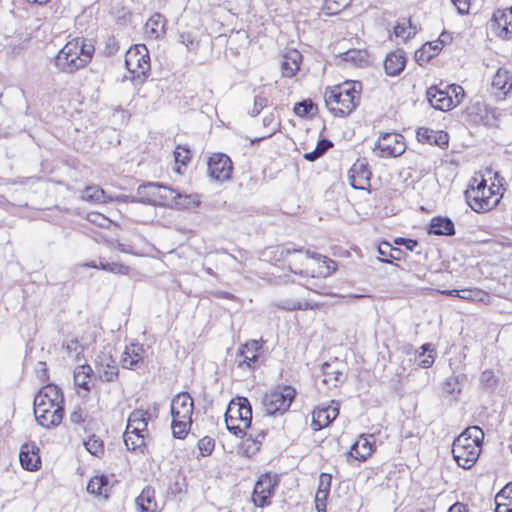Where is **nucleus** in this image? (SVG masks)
<instances>
[{
    "label": "nucleus",
    "instance_id": "obj_1",
    "mask_svg": "<svg viewBox=\"0 0 512 512\" xmlns=\"http://www.w3.org/2000/svg\"><path fill=\"white\" fill-rule=\"evenodd\" d=\"M63 403L61 389L54 384L45 385L34 398L36 421L45 428L58 426L64 415Z\"/></svg>",
    "mask_w": 512,
    "mask_h": 512
},
{
    "label": "nucleus",
    "instance_id": "obj_2",
    "mask_svg": "<svg viewBox=\"0 0 512 512\" xmlns=\"http://www.w3.org/2000/svg\"><path fill=\"white\" fill-rule=\"evenodd\" d=\"M95 48L90 40L76 37L68 41L54 59L55 66L63 73L73 74L86 67Z\"/></svg>",
    "mask_w": 512,
    "mask_h": 512
},
{
    "label": "nucleus",
    "instance_id": "obj_3",
    "mask_svg": "<svg viewBox=\"0 0 512 512\" xmlns=\"http://www.w3.org/2000/svg\"><path fill=\"white\" fill-rule=\"evenodd\" d=\"M484 432L478 426L466 428L452 444V455L459 467L470 469L479 458Z\"/></svg>",
    "mask_w": 512,
    "mask_h": 512
},
{
    "label": "nucleus",
    "instance_id": "obj_4",
    "mask_svg": "<svg viewBox=\"0 0 512 512\" xmlns=\"http://www.w3.org/2000/svg\"><path fill=\"white\" fill-rule=\"evenodd\" d=\"M360 91L361 83L355 81L327 88L324 94L325 104L334 116H347L359 105Z\"/></svg>",
    "mask_w": 512,
    "mask_h": 512
},
{
    "label": "nucleus",
    "instance_id": "obj_5",
    "mask_svg": "<svg viewBox=\"0 0 512 512\" xmlns=\"http://www.w3.org/2000/svg\"><path fill=\"white\" fill-rule=\"evenodd\" d=\"M465 200L469 207L477 213H485L496 207L502 197L500 186L494 183L488 187L486 180L477 182L473 179L469 188L465 191Z\"/></svg>",
    "mask_w": 512,
    "mask_h": 512
},
{
    "label": "nucleus",
    "instance_id": "obj_6",
    "mask_svg": "<svg viewBox=\"0 0 512 512\" xmlns=\"http://www.w3.org/2000/svg\"><path fill=\"white\" fill-rule=\"evenodd\" d=\"M296 391L291 386H284L267 392L262 398V406L267 415L283 414L291 406Z\"/></svg>",
    "mask_w": 512,
    "mask_h": 512
},
{
    "label": "nucleus",
    "instance_id": "obj_7",
    "mask_svg": "<svg viewBox=\"0 0 512 512\" xmlns=\"http://www.w3.org/2000/svg\"><path fill=\"white\" fill-rule=\"evenodd\" d=\"M130 79L142 82L150 72V56L144 44L130 46Z\"/></svg>",
    "mask_w": 512,
    "mask_h": 512
},
{
    "label": "nucleus",
    "instance_id": "obj_8",
    "mask_svg": "<svg viewBox=\"0 0 512 512\" xmlns=\"http://www.w3.org/2000/svg\"><path fill=\"white\" fill-rule=\"evenodd\" d=\"M404 137L398 133H385L375 144L374 153L381 158L397 157L405 152Z\"/></svg>",
    "mask_w": 512,
    "mask_h": 512
},
{
    "label": "nucleus",
    "instance_id": "obj_9",
    "mask_svg": "<svg viewBox=\"0 0 512 512\" xmlns=\"http://www.w3.org/2000/svg\"><path fill=\"white\" fill-rule=\"evenodd\" d=\"M234 420H239L244 428H251L252 407L246 397H237L230 401L225 413V424H232Z\"/></svg>",
    "mask_w": 512,
    "mask_h": 512
},
{
    "label": "nucleus",
    "instance_id": "obj_10",
    "mask_svg": "<svg viewBox=\"0 0 512 512\" xmlns=\"http://www.w3.org/2000/svg\"><path fill=\"white\" fill-rule=\"evenodd\" d=\"M278 485L277 475L263 474L255 484L252 501L258 507H264L270 504V499L274 494L275 487Z\"/></svg>",
    "mask_w": 512,
    "mask_h": 512
},
{
    "label": "nucleus",
    "instance_id": "obj_11",
    "mask_svg": "<svg viewBox=\"0 0 512 512\" xmlns=\"http://www.w3.org/2000/svg\"><path fill=\"white\" fill-rule=\"evenodd\" d=\"M208 173L211 178L218 181H226L230 179L233 170L231 159L223 153H215L209 157Z\"/></svg>",
    "mask_w": 512,
    "mask_h": 512
},
{
    "label": "nucleus",
    "instance_id": "obj_12",
    "mask_svg": "<svg viewBox=\"0 0 512 512\" xmlns=\"http://www.w3.org/2000/svg\"><path fill=\"white\" fill-rule=\"evenodd\" d=\"M321 372L322 382L327 388H336L346 380L345 365L338 360L324 363Z\"/></svg>",
    "mask_w": 512,
    "mask_h": 512
},
{
    "label": "nucleus",
    "instance_id": "obj_13",
    "mask_svg": "<svg viewBox=\"0 0 512 512\" xmlns=\"http://www.w3.org/2000/svg\"><path fill=\"white\" fill-rule=\"evenodd\" d=\"M148 188L152 191L150 193V196H155V203L159 200L164 205L182 208L185 206V204L182 203L180 200L182 198H188V196L182 195L180 192L174 190L173 188L159 183L148 186Z\"/></svg>",
    "mask_w": 512,
    "mask_h": 512
},
{
    "label": "nucleus",
    "instance_id": "obj_14",
    "mask_svg": "<svg viewBox=\"0 0 512 512\" xmlns=\"http://www.w3.org/2000/svg\"><path fill=\"white\" fill-rule=\"evenodd\" d=\"M371 172L366 159H358L348 173L349 184L353 189L363 190L369 186Z\"/></svg>",
    "mask_w": 512,
    "mask_h": 512
},
{
    "label": "nucleus",
    "instance_id": "obj_15",
    "mask_svg": "<svg viewBox=\"0 0 512 512\" xmlns=\"http://www.w3.org/2000/svg\"><path fill=\"white\" fill-rule=\"evenodd\" d=\"M491 28L504 39H512V6L506 10H497L491 19Z\"/></svg>",
    "mask_w": 512,
    "mask_h": 512
},
{
    "label": "nucleus",
    "instance_id": "obj_16",
    "mask_svg": "<svg viewBox=\"0 0 512 512\" xmlns=\"http://www.w3.org/2000/svg\"><path fill=\"white\" fill-rule=\"evenodd\" d=\"M193 409V399L187 392H181L172 399L170 407L172 418L192 419Z\"/></svg>",
    "mask_w": 512,
    "mask_h": 512
},
{
    "label": "nucleus",
    "instance_id": "obj_17",
    "mask_svg": "<svg viewBox=\"0 0 512 512\" xmlns=\"http://www.w3.org/2000/svg\"><path fill=\"white\" fill-rule=\"evenodd\" d=\"M339 414V407L334 401L331 405L319 407L313 411L311 426L318 431L328 426Z\"/></svg>",
    "mask_w": 512,
    "mask_h": 512
},
{
    "label": "nucleus",
    "instance_id": "obj_18",
    "mask_svg": "<svg viewBox=\"0 0 512 512\" xmlns=\"http://www.w3.org/2000/svg\"><path fill=\"white\" fill-rule=\"evenodd\" d=\"M261 348L262 345L257 340H250L243 344L236 355L238 366L242 367L246 365L248 368L254 367V364L258 361V352Z\"/></svg>",
    "mask_w": 512,
    "mask_h": 512
},
{
    "label": "nucleus",
    "instance_id": "obj_19",
    "mask_svg": "<svg viewBox=\"0 0 512 512\" xmlns=\"http://www.w3.org/2000/svg\"><path fill=\"white\" fill-rule=\"evenodd\" d=\"M21 466L28 471H36L40 468L41 459L39 456V448L35 443H24L19 453Z\"/></svg>",
    "mask_w": 512,
    "mask_h": 512
},
{
    "label": "nucleus",
    "instance_id": "obj_20",
    "mask_svg": "<svg viewBox=\"0 0 512 512\" xmlns=\"http://www.w3.org/2000/svg\"><path fill=\"white\" fill-rule=\"evenodd\" d=\"M426 96L430 105L437 110L448 111L453 108V97L447 90L432 86L427 89Z\"/></svg>",
    "mask_w": 512,
    "mask_h": 512
},
{
    "label": "nucleus",
    "instance_id": "obj_21",
    "mask_svg": "<svg viewBox=\"0 0 512 512\" xmlns=\"http://www.w3.org/2000/svg\"><path fill=\"white\" fill-rule=\"evenodd\" d=\"M417 140L422 143L434 144L440 148H446L449 143V136L442 130H433L426 127H420L416 132Z\"/></svg>",
    "mask_w": 512,
    "mask_h": 512
},
{
    "label": "nucleus",
    "instance_id": "obj_22",
    "mask_svg": "<svg viewBox=\"0 0 512 512\" xmlns=\"http://www.w3.org/2000/svg\"><path fill=\"white\" fill-rule=\"evenodd\" d=\"M374 451V436L362 435L352 445L349 454L356 460H366Z\"/></svg>",
    "mask_w": 512,
    "mask_h": 512
},
{
    "label": "nucleus",
    "instance_id": "obj_23",
    "mask_svg": "<svg viewBox=\"0 0 512 512\" xmlns=\"http://www.w3.org/2000/svg\"><path fill=\"white\" fill-rule=\"evenodd\" d=\"M406 65V57L402 50H396L386 56L384 61L385 72L389 76L400 74Z\"/></svg>",
    "mask_w": 512,
    "mask_h": 512
},
{
    "label": "nucleus",
    "instance_id": "obj_24",
    "mask_svg": "<svg viewBox=\"0 0 512 512\" xmlns=\"http://www.w3.org/2000/svg\"><path fill=\"white\" fill-rule=\"evenodd\" d=\"M97 368L100 378L105 381H112L118 375L116 361L109 354L98 357Z\"/></svg>",
    "mask_w": 512,
    "mask_h": 512
},
{
    "label": "nucleus",
    "instance_id": "obj_25",
    "mask_svg": "<svg viewBox=\"0 0 512 512\" xmlns=\"http://www.w3.org/2000/svg\"><path fill=\"white\" fill-rule=\"evenodd\" d=\"M94 380L93 369L90 365H79L74 370V383L75 385L89 392L92 389Z\"/></svg>",
    "mask_w": 512,
    "mask_h": 512
},
{
    "label": "nucleus",
    "instance_id": "obj_26",
    "mask_svg": "<svg viewBox=\"0 0 512 512\" xmlns=\"http://www.w3.org/2000/svg\"><path fill=\"white\" fill-rule=\"evenodd\" d=\"M429 234L451 236L455 234L454 223L447 217H434L431 219Z\"/></svg>",
    "mask_w": 512,
    "mask_h": 512
},
{
    "label": "nucleus",
    "instance_id": "obj_27",
    "mask_svg": "<svg viewBox=\"0 0 512 512\" xmlns=\"http://www.w3.org/2000/svg\"><path fill=\"white\" fill-rule=\"evenodd\" d=\"M302 55L297 50H291L284 55L281 63L282 74L285 77H292L300 69Z\"/></svg>",
    "mask_w": 512,
    "mask_h": 512
},
{
    "label": "nucleus",
    "instance_id": "obj_28",
    "mask_svg": "<svg viewBox=\"0 0 512 512\" xmlns=\"http://www.w3.org/2000/svg\"><path fill=\"white\" fill-rule=\"evenodd\" d=\"M154 489L146 487L135 499L136 508L139 512H157V504L154 499Z\"/></svg>",
    "mask_w": 512,
    "mask_h": 512
},
{
    "label": "nucleus",
    "instance_id": "obj_29",
    "mask_svg": "<svg viewBox=\"0 0 512 512\" xmlns=\"http://www.w3.org/2000/svg\"><path fill=\"white\" fill-rule=\"evenodd\" d=\"M111 489L108 478L105 475L95 476L91 478L87 485V491L98 497L108 498Z\"/></svg>",
    "mask_w": 512,
    "mask_h": 512
},
{
    "label": "nucleus",
    "instance_id": "obj_30",
    "mask_svg": "<svg viewBox=\"0 0 512 512\" xmlns=\"http://www.w3.org/2000/svg\"><path fill=\"white\" fill-rule=\"evenodd\" d=\"M151 415L147 410L137 409L130 413V427H133L130 433L138 434L147 431L148 421Z\"/></svg>",
    "mask_w": 512,
    "mask_h": 512
},
{
    "label": "nucleus",
    "instance_id": "obj_31",
    "mask_svg": "<svg viewBox=\"0 0 512 512\" xmlns=\"http://www.w3.org/2000/svg\"><path fill=\"white\" fill-rule=\"evenodd\" d=\"M444 43V40H438L436 42L425 43L420 49L415 52V59L420 64L428 62L432 57L437 55Z\"/></svg>",
    "mask_w": 512,
    "mask_h": 512
},
{
    "label": "nucleus",
    "instance_id": "obj_32",
    "mask_svg": "<svg viewBox=\"0 0 512 512\" xmlns=\"http://www.w3.org/2000/svg\"><path fill=\"white\" fill-rule=\"evenodd\" d=\"M166 24V18L160 13H155L146 23V32L150 37L157 39L165 33Z\"/></svg>",
    "mask_w": 512,
    "mask_h": 512
},
{
    "label": "nucleus",
    "instance_id": "obj_33",
    "mask_svg": "<svg viewBox=\"0 0 512 512\" xmlns=\"http://www.w3.org/2000/svg\"><path fill=\"white\" fill-rule=\"evenodd\" d=\"M496 512H512V483L507 484L495 496Z\"/></svg>",
    "mask_w": 512,
    "mask_h": 512
},
{
    "label": "nucleus",
    "instance_id": "obj_34",
    "mask_svg": "<svg viewBox=\"0 0 512 512\" xmlns=\"http://www.w3.org/2000/svg\"><path fill=\"white\" fill-rule=\"evenodd\" d=\"M492 86L506 95L512 89V75L506 69H498L492 79Z\"/></svg>",
    "mask_w": 512,
    "mask_h": 512
},
{
    "label": "nucleus",
    "instance_id": "obj_35",
    "mask_svg": "<svg viewBox=\"0 0 512 512\" xmlns=\"http://www.w3.org/2000/svg\"><path fill=\"white\" fill-rule=\"evenodd\" d=\"M452 292H456L458 298L470 302L488 303L490 299L489 294L479 288L461 290L452 289Z\"/></svg>",
    "mask_w": 512,
    "mask_h": 512
},
{
    "label": "nucleus",
    "instance_id": "obj_36",
    "mask_svg": "<svg viewBox=\"0 0 512 512\" xmlns=\"http://www.w3.org/2000/svg\"><path fill=\"white\" fill-rule=\"evenodd\" d=\"M83 267L102 269L115 274L125 275L128 272V267L118 262H105L103 260L90 261L82 264Z\"/></svg>",
    "mask_w": 512,
    "mask_h": 512
},
{
    "label": "nucleus",
    "instance_id": "obj_37",
    "mask_svg": "<svg viewBox=\"0 0 512 512\" xmlns=\"http://www.w3.org/2000/svg\"><path fill=\"white\" fill-rule=\"evenodd\" d=\"M417 27L412 24L410 19L402 18L398 20L394 27V33L397 37H401L404 40H408L416 35Z\"/></svg>",
    "mask_w": 512,
    "mask_h": 512
},
{
    "label": "nucleus",
    "instance_id": "obj_38",
    "mask_svg": "<svg viewBox=\"0 0 512 512\" xmlns=\"http://www.w3.org/2000/svg\"><path fill=\"white\" fill-rule=\"evenodd\" d=\"M340 57L343 61L351 63L355 66H363V64L368 62V54L365 50L350 49L342 53Z\"/></svg>",
    "mask_w": 512,
    "mask_h": 512
},
{
    "label": "nucleus",
    "instance_id": "obj_39",
    "mask_svg": "<svg viewBox=\"0 0 512 512\" xmlns=\"http://www.w3.org/2000/svg\"><path fill=\"white\" fill-rule=\"evenodd\" d=\"M277 306L280 309L287 310V311H295V310H309V309H315L318 307V304L311 303L308 301H297L292 299H284L277 303Z\"/></svg>",
    "mask_w": 512,
    "mask_h": 512
},
{
    "label": "nucleus",
    "instance_id": "obj_40",
    "mask_svg": "<svg viewBox=\"0 0 512 512\" xmlns=\"http://www.w3.org/2000/svg\"><path fill=\"white\" fill-rule=\"evenodd\" d=\"M333 146V143L328 139H321L318 141L317 146L311 152L304 154V159L307 161L313 162L322 157L330 147Z\"/></svg>",
    "mask_w": 512,
    "mask_h": 512
},
{
    "label": "nucleus",
    "instance_id": "obj_41",
    "mask_svg": "<svg viewBox=\"0 0 512 512\" xmlns=\"http://www.w3.org/2000/svg\"><path fill=\"white\" fill-rule=\"evenodd\" d=\"M81 198L84 201L102 203L105 202V192L98 186H88L82 191Z\"/></svg>",
    "mask_w": 512,
    "mask_h": 512
},
{
    "label": "nucleus",
    "instance_id": "obj_42",
    "mask_svg": "<svg viewBox=\"0 0 512 512\" xmlns=\"http://www.w3.org/2000/svg\"><path fill=\"white\" fill-rule=\"evenodd\" d=\"M192 419L172 418V432L174 437L182 439L188 433Z\"/></svg>",
    "mask_w": 512,
    "mask_h": 512
},
{
    "label": "nucleus",
    "instance_id": "obj_43",
    "mask_svg": "<svg viewBox=\"0 0 512 512\" xmlns=\"http://www.w3.org/2000/svg\"><path fill=\"white\" fill-rule=\"evenodd\" d=\"M422 352L419 354V358H423L419 361V366L422 368H430L434 361L436 352L432 347V344L426 343L421 346Z\"/></svg>",
    "mask_w": 512,
    "mask_h": 512
},
{
    "label": "nucleus",
    "instance_id": "obj_44",
    "mask_svg": "<svg viewBox=\"0 0 512 512\" xmlns=\"http://www.w3.org/2000/svg\"><path fill=\"white\" fill-rule=\"evenodd\" d=\"M351 0H324L323 11L327 15H336L349 6Z\"/></svg>",
    "mask_w": 512,
    "mask_h": 512
},
{
    "label": "nucleus",
    "instance_id": "obj_45",
    "mask_svg": "<svg viewBox=\"0 0 512 512\" xmlns=\"http://www.w3.org/2000/svg\"><path fill=\"white\" fill-rule=\"evenodd\" d=\"M84 446L86 450L93 456L99 458L104 454L103 441L95 435L90 436L86 441H84Z\"/></svg>",
    "mask_w": 512,
    "mask_h": 512
},
{
    "label": "nucleus",
    "instance_id": "obj_46",
    "mask_svg": "<svg viewBox=\"0 0 512 512\" xmlns=\"http://www.w3.org/2000/svg\"><path fill=\"white\" fill-rule=\"evenodd\" d=\"M130 370L138 366L139 363L143 365L142 355L146 354V349L142 344L130 343Z\"/></svg>",
    "mask_w": 512,
    "mask_h": 512
},
{
    "label": "nucleus",
    "instance_id": "obj_47",
    "mask_svg": "<svg viewBox=\"0 0 512 512\" xmlns=\"http://www.w3.org/2000/svg\"><path fill=\"white\" fill-rule=\"evenodd\" d=\"M443 393L447 395H459L461 393V386L459 376L451 375L442 385Z\"/></svg>",
    "mask_w": 512,
    "mask_h": 512
},
{
    "label": "nucleus",
    "instance_id": "obj_48",
    "mask_svg": "<svg viewBox=\"0 0 512 512\" xmlns=\"http://www.w3.org/2000/svg\"><path fill=\"white\" fill-rule=\"evenodd\" d=\"M480 383L484 388L493 391L498 385V378L496 377L492 370L488 369L481 373Z\"/></svg>",
    "mask_w": 512,
    "mask_h": 512
},
{
    "label": "nucleus",
    "instance_id": "obj_49",
    "mask_svg": "<svg viewBox=\"0 0 512 512\" xmlns=\"http://www.w3.org/2000/svg\"><path fill=\"white\" fill-rule=\"evenodd\" d=\"M155 184L156 183H147V184L139 186L138 190H137V196L135 198H137V200L139 202L155 203V196H150V193L152 191L148 188V186L155 185Z\"/></svg>",
    "mask_w": 512,
    "mask_h": 512
},
{
    "label": "nucleus",
    "instance_id": "obj_50",
    "mask_svg": "<svg viewBox=\"0 0 512 512\" xmlns=\"http://www.w3.org/2000/svg\"><path fill=\"white\" fill-rule=\"evenodd\" d=\"M245 437L247 442L251 441L255 445H260L266 437V432L262 429L256 430L251 426L246 430Z\"/></svg>",
    "mask_w": 512,
    "mask_h": 512
},
{
    "label": "nucleus",
    "instance_id": "obj_51",
    "mask_svg": "<svg viewBox=\"0 0 512 512\" xmlns=\"http://www.w3.org/2000/svg\"><path fill=\"white\" fill-rule=\"evenodd\" d=\"M215 447V440L211 437H203L198 441V448L202 456H207L212 453Z\"/></svg>",
    "mask_w": 512,
    "mask_h": 512
},
{
    "label": "nucleus",
    "instance_id": "obj_52",
    "mask_svg": "<svg viewBox=\"0 0 512 512\" xmlns=\"http://www.w3.org/2000/svg\"><path fill=\"white\" fill-rule=\"evenodd\" d=\"M190 157H191V152L189 150V148L185 147V146H178L176 148V150L174 151V158H175V162L177 164H182V165H186L187 162L190 160Z\"/></svg>",
    "mask_w": 512,
    "mask_h": 512
},
{
    "label": "nucleus",
    "instance_id": "obj_53",
    "mask_svg": "<svg viewBox=\"0 0 512 512\" xmlns=\"http://www.w3.org/2000/svg\"><path fill=\"white\" fill-rule=\"evenodd\" d=\"M312 109H313V102L311 100H304V101L296 103L293 111L297 116L305 117L306 115H308L311 112Z\"/></svg>",
    "mask_w": 512,
    "mask_h": 512
},
{
    "label": "nucleus",
    "instance_id": "obj_54",
    "mask_svg": "<svg viewBox=\"0 0 512 512\" xmlns=\"http://www.w3.org/2000/svg\"><path fill=\"white\" fill-rule=\"evenodd\" d=\"M268 99L265 95L259 93L254 97V107L251 111V116L255 117L267 106Z\"/></svg>",
    "mask_w": 512,
    "mask_h": 512
},
{
    "label": "nucleus",
    "instance_id": "obj_55",
    "mask_svg": "<svg viewBox=\"0 0 512 512\" xmlns=\"http://www.w3.org/2000/svg\"><path fill=\"white\" fill-rule=\"evenodd\" d=\"M447 91L453 97V108L459 105L464 97V89L460 85L452 84L448 86Z\"/></svg>",
    "mask_w": 512,
    "mask_h": 512
},
{
    "label": "nucleus",
    "instance_id": "obj_56",
    "mask_svg": "<svg viewBox=\"0 0 512 512\" xmlns=\"http://www.w3.org/2000/svg\"><path fill=\"white\" fill-rule=\"evenodd\" d=\"M263 126L268 128V133L265 137L272 136L278 129L279 124L275 121L273 113L266 115L262 120Z\"/></svg>",
    "mask_w": 512,
    "mask_h": 512
},
{
    "label": "nucleus",
    "instance_id": "obj_57",
    "mask_svg": "<svg viewBox=\"0 0 512 512\" xmlns=\"http://www.w3.org/2000/svg\"><path fill=\"white\" fill-rule=\"evenodd\" d=\"M328 491L317 490L315 495V504L318 512H326V501L329 496Z\"/></svg>",
    "mask_w": 512,
    "mask_h": 512
},
{
    "label": "nucleus",
    "instance_id": "obj_58",
    "mask_svg": "<svg viewBox=\"0 0 512 512\" xmlns=\"http://www.w3.org/2000/svg\"><path fill=\"white\" fill-rule=\"evenodd\" d=\"M119 50V43L114 36H109L105 41L103 54L107 56L114 55Z\"/></svg>",
    "mask_w": 512,
    "mask_h": 512
},
{
    "label": "nucleus",
    "instance_id": "obj_59",
    "mask_svg": "<svg viewBox=\"0 0 512 512\" xmlns=\"http://www.w3.org/2000/svg\"><path fill=\"white\" fill-rule=\"evenodd\" d=\"M226 427L229 432L240 438H244L246 430H248V428L241 426V422H239V420H234L232 424L229 423Z\"/></svg>",
    "mask_w": 512,
    "mask_h": 512
},
{
    "label": "nucleus",
    "instance_id": "obj_60",
    "mask_svg": "<svg viewBox=\"0 0 512 512\" xmlns=\"http://www.w3.org/2000/svg\"><path fill=\"white\" fill-rule=\"evenodd\" d=\"M332 477L330 474L321 473L319 476L318 489L320 491L330 492Z\"/></svg>",
    "mask_w": 512,
    "mask_h": 512
},
{
    "label": "nucleus",
    "instance_id": "obj_61",
    "mask_svg": "<svg viewBox=\"0 0 512 512\" xmlns=\"http://www.w3.org/2000/svg\"><path fill=\"white\" fill-rule=\"evenodd\" d=\"M144 432H141V433H138V434H135L138 438V442H132V448H130V450H133V451H139L141 454H145L147 452V445L144 441Z\"/></svg>",
    "mask_w": 512,
    "mask_h": 512
},
{
    "label": "nucleus",
    "instance_id": "obj_62",
    "mask_svg": "<svg viewBox=\"0 0 512 512\" xmlns=\"http://www.w3.org/2000/svg\"><path fill=\"white\" fill-rule=\"evenodd\" d=\"M180 42L190 51H194L198 47V42L189 33L180 34Z\"/></svg>",
    "mask_w": 512,
    "mask_h": 512
},
{
    "label": "nucleus",
    "instance_id": "obj_63",
    "mask_svg": "<svg viewBox=\"0 0 512 512\" xmlns=\"http://www.w3.org/2000/svg\"><path fill=\"white\" fill-rule=\"evenodd\" d=\"M112 14L114 15V18L118 24L125 25L126 23V16L128 12L126 11L125 7H121L119 9L116 5L112 9Z\"/></svg>",
    "mask_w": 512,
    "mask_h": 512
},
{
    "label": "nucleus",
    "instance_id": "obj_64",
    "mask_svg": "<svg viewBox=\"0 0 512 512\" xmlns=\"http://www.w3.org/2000/svg\"><path fill=\"white\" fill-rule=\"evenodd\" d=\"M397 245H403L407 250L413 251L418 246V242L414 239L398 237L394 240Z\"/></svg>",
    "mask_w": 512,
    "mask_h": 512
}]
</instances>
